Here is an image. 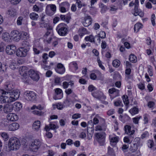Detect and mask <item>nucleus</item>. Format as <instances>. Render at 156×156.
Returning a JSON list of instances; mask_svg holds the SVG:
<instances>
[{"label": "nucleus", "instance_id": "nucleus-18", "mask_svg": "<svg viewBox=\"0 0 156 156\" xmlns=\"http://www.w3.org/2000/svg\"><path fill=\"white\" fill-rule=\"evenodd\" d=\"M19 127V124L16 122H14L9 125L8 129L9 130L14 131L18 129Z\"/></svg>", "mask_w": 156, "mask_h": 156}, {"label": "nucleus", "instance_id": "nucleus-21", "mask_svg": "<svg viewBox=\"0 0 156 156\" xmlns=\"http://www.w3.org/2000/svg\"><path fill=\"white\" fill-rule=\"evenodd\" d=\"M13 109L16 111H18L22 107L21 104L18 102H15L12 105Z\"/></svg>", "mask_w": 156, "mask_h": 156}, {"label": "nucleus", "instance_id": "nucleus-19", "mask_svg": "<svg viewBox=\"0 0 156 156\" xmlns=\"http://www.w3.org/2000/svg\"><path fill=\"white\" fill-rule=\"evenodd\" d=\"M133 14L135 16L139 15L141 17H143L144 16V13L142 11H139L138 9V6H136V5L135 6Z\"/></svg>", "mask_w": 156, "mask_h": 156}, {"label": "nucleus", "instance_id": "nucleus-28", "mask_svg": "<svg viewBox=\"0 0 156 156\" xmlns=\"http://www.w3.org/2000/svg\"><path fill=\"white\" fill-rule=\"evenodd\" d=\"M60 18L62 20L64 21L67 23H69V21L71 18L70 16L69 15H61Z\"/></svg>", "mask_w": 156, "mask_h": 156}, {"label": "nucleus", "instance_id": "nucleus-56", "mask_svg": "<svg viewBox=\"0 0 156 156\" xmlns=\"http://www.w3.org/2000/svg\"><path fill=\"white\" fill-rule=\"evenodd\" d=\"M49 7L50 9L53 12H55L56 10V6L54 5H51Z\"/></svg>", "mask_w": 156, "mask_h": 156}, {"label": "nucleus", "instance_id": "nucleus-44", "mask_svg": "<svg viewBox=\"0 0 156 156\" xmlns=\"http://www.w3.org/2000/svg\"><path fill=\"white\" fill-rule=\"evenodd\" d=\"M94 124H93V121L91 120L89 121L87 123V128L94 129Z\"/></svg>", "mask_w": 156, "mask_h": 156}, {"label": "nucleus", "instance_id": "nucleus-12", "mask_svg": "<svg viewBox=\"0 0 156 156\" xmlns=\"http://www.w3.org/2000/svg\"><path fill=\"white\" fill-rule=\"evenodd\" d=\"M69 4L67 2H62L59 4V10L62 12H66L69 8Z\"/></svg>", "mask_w": 156, "mask_h": 156}, {"label": "nucleus", "instance_id": "nucleus-4", "mask_svg": "<svg viewBox=\"0 0 156 156\" xmlns=\"http://www.w3.org/2000/svg\"><path fill=\"white\" fill-rule=\"evenodd\" d=\"M67 27L66 25L64 23L59 24L56 29L58 34L62 36H64L66 35L68 31Z\"/></svg>", "mask_w": 156, "mask_h": 156}, {"label": "nucleus", "instance_id": "nucleus-59", "mask_svg": "<svg viewBox=\"0 0 156 156\" xmlns=\"http://www.w3.org/2000/svg\"><path fill=\"white\" fill-rule=\"evenodd\" d=\"M70 65H72L75 68V70H76L78 69L77 64L75 62H73L70 63Z\"/></svg>", "mask_w": 156, "mask_h": 156}, {"label": "nucleus", "instance_id": "nucleus-31", "mask_svg": "<svg viewBox=\"0 0 156 156\" xmlns=\"http://www.w3.org/2000/svg\"><path fill=\"white\" fill-rule=\"evenodd\" d=\"M17 64L16 61L12 60L10 61L9 67L11 69L14 70L16 69Z\"/></svg>", "mask_w": 156, "mask_h": 156}, {"label": "nucleus", "instance_id": "nucleus-45", "mask_svg": "<svg viewBox=\"0 0 156 156\" xmlns=\"http://www.w3.org/2000/svg\"><path fill=\"white\" fill-rule=\"evenodd\" d=\"M23 19V17L22 16H20L18 18L17 20V25H21L22 24Z\"/></svg>", "mask_w": 156, "mask_h": 156}, {"label": "nucleus", "instance_id": "nucleus-58", "mask_svg": "<svg viewBox=\"0 0 156 156\" xmlns=\"http://www.w3.org/2000/svg\"><path fill=\"white\" fill-rule=\"evenodd\" d=\"M144 123L146 124L148 122V115L147 114H145L144 116Z\"/></svg>", "mask_w": 156, "mask_h": 156}, {"label": "nucleus", "instance_id": "nucleus-37", "mask_svg": "<svg viewBox=\"0 0 156 156\" xmlns=\"http://www.w3.org/2000/svg\"><path fill=\"white\" fill-rule=\"evenodd\" d=\"M106 129V127L105 126L102 127L99 125H98L95 127V130L96 131L101 130L105 131Z\"/></svg>", "mask_w": 156, "mask_h": 156}, {"label": "nucleus", "instance_id": "nucleus-20", "mask_svg": "<svg viewBox=\"0 0 156 156\" xmlns=\"http://www.w3.org/2000/svg\"><path fill=\"white\" fill-rule=\"evenodd\" d=\"M131 127L129 125H126L124 126V130L125 133L127 134L131 135L133 134L134 132V131L132 130H131Z\"/></svg>", "mask_w": 156, "mask_h": 156}, {"label": "nucleus", "instance_id": "nucleus-64", "mask_svg": "<svg viewBox=\"0 0 156 156\" xmlns=\"http://www.w3.org/2000/svg\"><path fill=\"white\" fill-rule=\"evenodd\" d=\"M90 78L93 80H95L97 78V76L94 73H92L90 74Z\"/></svg>", "mask_w": 156, "mask_h": 156}, {"label": "nucleus", "instance_id": "nucleus-17", "mask_svg": "<svg viewBox=\"0 0 156 156\" xmlns=\"http://www.w3.org/2000/svg\"><path fill=\"white\" fill-rule=\"evenodd\" d=\"M7 118L9 121H15L17 120L18 117L17 115L14 113H9L7 116Z\"/></svg>", "mask_w": 156, "mask_h": 156}, {"label": "nucleus", "instance_id": "nucleus-34", "mask_svg": "<svg viewBox=\"0 0 156 156\" xmlns=\"http://www.w3.org/2000/svg\"><path fill=\"white\" fill-rule=\"evenodd\" d=\"M129 112L132 115H134L138 112V109L136 107H134L133 108L131 109L129 111Z\"/></svg>", "mask_w": 156, "mask_h": 156}, {"label": "nucleus", "instance_id": "nucleus-11", "mask_svg": "<svg viewBox=\"0 0 156 156\" xmlns=\"http://www.w3.org/2000/svg\"><path fill=\"white\" fill-rule=\"evenodd\" d=\"M108 92L112 100L119 95V90L114 88L110 89Z\"/></svg>", "mask_w": 156, "mask_h": 156}, {"label": "nucleus", "instance_id": "nucleus-40", "mask_svg": "<svg viewBox=\"0 0 156 156\" xmlns=\"http://www.w3.org/2000/svg\"><path fill=\"white\" fill-rule=\"evenodd\" d=\"M112 64L114 67H118L120 65V61L117 59L114 60L112 62Z\"/></svg>", "mask_w": 156, "mask_h": 156}, {"label": "nucleus", "instance_id": "nucleus-51", "mask_svg": "<svg viewBox=\"0 0 156 156\" xmlns=\"http://www.w3.org/2000/svg\"><path fill=\"white\" fill-rule=\"evenodd\" d=\"M12 4L15 5L18 4L21 0H9Z\"/></svg>", "mask_w": 156, "mask_h": 156}, {"label": "nucleus", "instance_id": "nucleus-26", "mask_svg": "<svg viewBox=\"0 0 156 156\" xmlns=\"http://www.w3.org/2000/svg\"><path fill=\"white\" fill-rule=\"evenodd\" d=\"M122 98L123 102L125 105L126 109H127L128 108V105L129 102L128 97L127 95H124L123 96Z\"/></svg>", "mask_w": 156, "mask_h": 156}, {"label": "nucleus", "instance_id": "nucleus-41", "mask_svg": "<svg viewBox=\"0 0 156 156\" xmlns=\"http://www.w3.org/2000/svg\"><path fill=\"white\" fill-rule=\"evenodd\" d=\"M20 34H21V37H22L21 38L22 39L25 40V39H27L28 37L27 33L25 32H22L20 33Z\"/></svg>", "mask_w": 156, "mask_h": 156}, {"label": "nucleus", "instance_id": "nucleus-9", "mask_svg": "<svg viewBox=\"0 0 156 156\" xmlns=\"http://www.w3.org/2000/svg\"><path fill=\"white\" fill-rule=\"evenodd\" d=\"M10 35L12 39L16 41H19L22 38L20 33L16 30L12 31Z\"/></svg>", "mask_w": 156, "mask_h": 156}, {"label": "nucleus", "instance_id": "nucleus-10", "mask_svg": "<svg viewBox=\"0 0 156 156\" xmlns=\"http://www.w3.org/2000/svg\"><path fill=\"white\" fill-rule=\"evenodd\" d=\"M29 76L33 80L37 81L39 79L40 77L38 72L33 69H30L28 72Z\"/></svg>", "mask_w": 156, "mask_h": 156}, {"label": "nucleus", "instance_id": "nucleus-61", "mask_svg": "<svg viewBox=\"0 0 156 156\" xmlns=\"http://www.w3.org/2000/svg\"><path fill=\"white\" fill-rule=\"evenodd\" d=\"M54 106H56L57 108L59 110L62 109L63 108V105L61 103H58L56 105H54Z\"/></svg>", "mask_w": 156, "mask_h": 156}, {"label": "nucleus", "instance_id": "nucleus-49", "mask_svg": "<svg viewBox=\"0 0 156 156\" xmlns=\"http://www.w3.org/2000/svg\"><path fill=\"white\" fill-rule=\"evenodd\" d=\"M141 117L140 116L139 117H135L133 119V122L136 124H137L138 123V121L141 118Z\"/></svg>", "mask_w": 156, "mask_h": 156}, {"label": "nucleus", "instance_id": "nucleus-27", "mask_svg": "<svg viewBox=\"0 0 156 156\" xmlns=\"http://www.w3.org/2000/svg\"><path fill=\"white\" fill-rule=\"evenodd\" d=\"M99 6L100 8H101L100 11L101 13H105L108 9L107 6L104 5L102 3L99 4Z\"/></svg>", "mask_w": 156, "mask_h": 156}, {"label": "nucleus", "instance_id": "nucleus-3", "mask_svg": "<svg viewBox=\"0 0 156 156\" xmlns=\"http://www.w3.org/2000/svg\"><path fill=\"white\" fill-rule=\"evenodd\" d=\"M9 145L12 151L18 149L20 146V141L18 139L15 137L10 138L9 141Z\"/></svg>", "mask_w": 156, "mask_h": 156}, {"label": "nucleus", "instance_id": "nucleus-38", "mask_svg": "<svg viewBox=\"0 0 156 156\" xmlns=\"http://www.w3.org/2000/svg\"><path fill=\"white\" fill-rule=\"evenodd\" d=\"M114 105L115 106H122L123 105L121 100L119 99L114 101Z\"/></svg>", "mask_w": 156, "mask_h": 156}, {"label": "nucleus", "instance_id": "nucleus-39", "mask_svg": "<svg viewBox=\"0 0 156 156\" xmlns=\"http://www.w3.org/2000/svg\"><path fill=\"white\" fill-rule=\"evenodd\" d=\"M55 70L58 73L60 74H62L65 72V68H62L61 69L56 68L55 69Z\"/></svg>", "mask_w": 156, "mask_h": 156}, {"label": "nucleus", "instance_id": "nucleus-8", "mask_svg": "<svg viewBox=\"0 0 156 156\" xmlns=\"http://www.w3.org/2000/svg\"><path fill=\"white\" fill-rule=\"evenodd\" d=\"M26 99L28 101H33L36 98L35 93L34 92L27 91L24 93Z\"/></svg>", "mask_w": 156, "mask_h": 156}, {"label": "nucleus", "instance_id": "nucleus-43", "mask_svg": "<svg viewBox=\"0 0 156 156\" xmlns=\"http://www.w3.org/2000/svg\"><path fill=\"white\" fill-rule=\"evenodd\" d=\"M118 137L117 136L112 137L110 139L111 143L116 144L118 142Z\"/></svg>", "mask_w": 156, "mask_h": 156}, {"label": "nucleus", "instance_id": "nucleus-48", "mask_svg": "<svg viewBox=\"0 0 156 156\" xmlns=\"http://www.w3.org/2000/svg\"><path fill=\"white\" fill-rule=\"evenodd\" d=\"M39 24L40 27H46L48 26V24L44 22H39Z\"/></svg>", "mask_w": 156, "mask_h": 156}, {"label": "nucleus", "instance_id": "nucleus-24", "mask_svg": "<svg viewBox=\"0 0 156 156\" xmlns=\"http://www.w3.org/2000/svg\"><path fill=\"white\" fill-rule=\"evenodd\" d=\"M94 37L92 35H90L86 37L85 38V40L87 41H89L91 43H95Z\"/></svg>", "mask_w": 156, "mask_h": 156}, {"label": "nucleus", "instance_id": "nucleus-60", "mask_svg": "<svg viewBox=\"0 0 156 156\" xmlns=\"http://www.w3.org/2000/svg\"><path fill=\"white\" fill-rule=\"evenodd\" d=\"M97 61L99 64V67L101 68L102 69L104 70L105 69L104 66L102 65L101 63V62L100 60L98 58Z\"/></svg>", "mask_w": 156, "mask_h": 156}, {"label": "nucleus", "instance_id": "nucleus-2", "mask_svg": "<svg viewBox=\"0 0 156 156\" xmlns=\"http://www.w3.org/2000/svg\"><path fill=\"white\" fill-rule=\"evenodd\" d=\"M23 45L24 47H21L17 49L16 52V55L20 57H25L27 55L30 49V45L27 42H24Z\"/></svg>", "mask_w": 156, "mask_h": 156}, {"label": "nucleus", "instance_id": "nucleus-42", "mask_svg": "<svg viewBox=\"0 0 156 156\" xmlns=\"http://www.w3.org/2000/svg\"><path fill=\"white\" fill-rule=\"evenodd\" d=\"M147 144L150 148H151L154 145V142L153 140H148Z\"/></svg>", "mask_w": 156, "mask_h": 156}, {"label": "nucleus", "instance_id": "nucleus-53", "mask_svg": "<svg viewBox=\"0 0 156 156\" xmlns=\"http://www.w3.org/2000/svg\"><path fill=\"white\" fill-rule=\"evenodd\" d=\"M2 137L5 140H8V136L7 134L5 133H2L1 134Z\"/></svg>", "mask_w": 156, "mask_h": 156}, {"label": "nucleus", "instance_id": "nucleus-14", "mask_svg": "<svg viewBox=\"0 0 156 156\" xmlns=\"http://www.w3.org/2000/svg\"><path fill=\"white\" fill-rule=\"evenodd\" d=\"M16 50V47L13 45H8L5 49L7 53L9 55H11L14 54Z\"/></svg>", "mask_w": 156, "mask_h": 156}, {"label": "nucleus", "instance_id": "nucleus-55", "mask_svg": "<svg viewBox=\"0 0 156 156\" xmlns=\"http://www.w3.org/2000/svg\"><path fill=\"white\" fill-rule=\"evenodd\" d=\"M81 117V115L79 113L75 114L72 116V118L74 119H76Z\"/></svg>", "mask_w": 156, "mask_h": 156}, {"label": "nucleus", "instance_id": "nucleus-16", "mask_svg": "<svg viewBox=\"0 0 156 156\" xmlns=\"http://www.w3.org/2000/svg\"><path fill=\"white\" fill-rule=\"evenodd\" d=\"M92 94L94 97L98 99H105L106 98V96L104 95L103 93L100 91H97L93 92Z\"/></svg>", "mask_w": 156, "mask_h": 156}, {"label": "nucleus", "instance_id": "nucleus-30", "mask_svg": "<svg viewBox=\"0 0 156 156\" xmlns=\"http://www.w3.org/2000/svg\"><path fill=\"white\" fill-rule=\"evenodd\" d=\"M143 25L140 23H136L135 25L134 28V31L136 33L139 30L142 28Z\"/></svg>", "mask_w": 156, "mask_h": 156}, {"label": "nucleus", "instance_id": "nucleus-57", "mask_svg": "<svg viewBox=\"0 0 156 156\" xmlns=\"http://www.w3.org/2000/svg\"><path fill=\"white\" fill-rule=\"evenodd\" d=\"M115 112V111L114 109H111L107 112V114L108 115H110L114 114Z\"/></svg>", "mask_w": 156, "mask_h": 156}, {"label": "nucleus", "instance_id": "nucleus-1", "mask_svg": "<svg viewBox=\"0 0 156 156\" xmlns=\"http://www.w3.org/2000/svg\"><path fill=\"white\" fill-rule=\"evenodd\" d=\"M13 88L12 83L10 81L5 83L4 88L8 91L4 90H0V102L2 103H11L17 100L19 97L20 92L19 90H16L10 92Z\"/></svg>", "mask_w": 156, "mask_h": 156}, {"label": "nucleus", "instance_id": "nucleus-13", "mask_svg": "<svg viewBox=\"0 0 156 156\" xmlns=\"http://www.w3.org/2000/svg\"><path fill=\"white\" fill-rule=\"evenodd\" d=\"M55 95L53 97L55 100L61 99L63 97V93L62 90L59 88H56L54 89Z\"/></svg>", "mask_w": 156, "mask_h": 156}, {"label": "nucleus", "instance_id": "nucleus-46", "mask_svg": "<svg viewBox=\"0 0 156 156\" xmlns=\"http://www.w3.org/2000/svg\"><path fill=\"white\" fill-rule=\"evenodd\" d=\"M55 83L56 85H60L61 83V79L59 77H56L55 79Z\"/></svg>", "mask_w": 156, "mask_h": 156}, {"label": "nucleus", "instance_id": "nucleus-52", "mask_svg": "<svg viewBox=\"0 0 156 156\" xmlns=\"http://www.w3.org/2000/svg\"><path fill=\"white\" fill-rule=\"evenodd\" d=\"M155 16L154 14H153L151 17V20L152 25L154 26L155 25Z\"/></svg>", "mask_w": 156, "mask_h": 156}, {"label": "nucleus", "instance_id": "nucleus-33", "mask_svg": "<svg viewBox=\"0 0 156 156\" xmlns=\"http://www.w3.org/2000/svg\"><path fill=\"white\" fill-rule=\"evenodd\" d=\"M137 149V145L136 143L131 144L130 147V150L132 152H135Z\"/></svg>", "mask_w": 156, "mask_h": 156}, {"label": "nucleus", "instance_id": "nucleus-6", "mask_svg": "<svg viewBox=\"0 0 156 156\" xmlns=\"http://www.w3.org/2000/svg\"><path fill=\"white\" fill-rule=\"evenodd\" d=\"M97 140L100 145H104L105 142V133H96L95 134Z\"/></svg>", "mask_w": 156, "mask_h": 156}, {"label": "nucleus", "instance_id": "nucleus-36", "mask_svg": "<svg viewBox=\"0 0 156 156\" xmlns=\"http://www.w3.org/2000/svg\"><path fill=\"white\" fill-rule=\"evenodd\" d=\"M129 60L130 62L133 63L136 62L137 61L136 57L133 54H131L129 56Z\"/></svg>", "mask_w": 156, "mask_h": 156}, {"label": "nucleus", "instance_id": "nucleus-62", "mask_svg": "<svg viewBox=\"0 0 156 156\" xmlns=\"http://www.w3.org/2000/svg\"><path fill=\"white\" fill-rule=\"evenodd\" d=\"M66 143L68 145H71L73 144V140L70 139L67 140L66 141Z\"/></svg>", "mask_w": 156, "mask_h": 156}, {"label": "nucleus", "instance_id": "nucleus-32", "mask_svg": "<svg viewBox=\"0 0 156 156\" xmlns=\"http://www.w3.org/2000/svg\"><path fill=\"white\" fill-rule=\"evenodd\" d=\"M30 18L32 20H36L39 18L38 15L35 12H32L29 15Z\"/></svg>", "mask_w": 156, "mask_h": 156}, {"label": "nucleus", "instance_id": "nucleus-15", "mask_svg": "<svg viewBox=\"0 0 156 156\" xmlns=\"http://www.w3.org/2000/svg\"><path fill=\"white\" fill-rule=\"evenodd\" d=\"M92 20L90 16H87L84 17V21L82 22L83 25L85 27H87L91 24Z\"/></svg>", "mask_w": 156, "mask_h": 156}, {"label": "nucleus", "instance_id": "nucleus-5", "mask_svg": "<svg viewBox=\"0 0 156 156\" xmlns=\"http://www.w3.org/2000/svg\"><path fill=\"white\" fill-rule=\"evenodd\" d=\"M42 144L41 140L36 139L34 140L31 144V147L33 151H35L38 149Z\"/></svg>", "mask_w": 156, "mask_h": 156}, {"label": "nucleus", "instance_id": "nucleus-29", "mask_svg": "<svg viewBox=\"0 0 156 156\" xmlns=\"http://www.w3.org/2000/svg\"><path fill=\"white\" fill-rule=\"evenodd\" d=\"M2 150L5 154L7 152H9L11 151H12V149L10 148L9 143L8 145L6 144L4 146Z\"/></svg>", "mask_w": 156, "mask_h": 156}, {"label": "nucleus", "instance_id": "nucleus-50", "mask_svg": "<svg viewBox=\"0 0 156 156\" xmlns=\"http://www.w3.org/2000/svg\"><path fill=\"white\" fill-rule=\"evenodd\" d=\"M42 57L43 59V62L46 63V59L48 58V55L47 53H44L42 56Z\"/></svg>", "mask_w": 156, "mask_h": 156}, {"label": "nucleus", "instance_id": "nucleus-7", "mask_svg": "<svg viewBox=\"0 0 156 156\" xmlns=\"http://www.w3.org/2000/svg\"><path fill=\"white\" fill-rule=\"evenodd\" d=\"M27 70L25 67H23L20 70V73L22 76V79L23 81L25 83H29V78L27 74Z\"/></svg>", "mask_w": 156, "mask_h": 156}, {"label": "nucleus", "instance_id": "nucleus-35", "mask_svg": "<svg viewBox=\"0 0 156 156\" xmlns=\"http://www.w3.org/2000/svg\"><path fill=\"white\" fill-rule=\"evenodd\" d=\"M2 37L4 41H8L10 38L9 34L8 33H5L2 34Z\"/></svg>", "mask_w": 156, "mask_h": 156}, {"label": "nucleus", "instance_id": "nucleus-23", "mask_svg": "<svg viewBox=\"0 0 156 156\" xmlns=\"http://www.w3.org/2000/svg\"><path fill=\"white\" fill-rule=\"evenodd\" d=\"M41 126V122L39 121H35L34 122L33 125V128L36 130H38L40 128Z\"/></svg>", "mask_w": 156, "mask_h": 156}, {"label": "nucleus", "instance_id": "nucleus-63", "mask_svg": "<svg viewBox=\"0 0 156 156\" xmlns=\"http://www.w3.org/2000/svg\"><path fill=\"white\" fill-rule=\"evenodd\" d=\"M138 88L140 89L141 90H143L145 88L144 85V84H143L142 83H139L138 85Z\"/></svg>", "mask_w": 156, "mask_h": 156}, {"label": "nucleus", "instance_id": "nucleus-54", "mask_svg": "<svg viewBox=\"0 0 156 156\" xmlns=\"http://www.w3.org/2000/svg\"><path fill=\"white\" fill-rule=\"evenodd\" d=\"M78 8H80L82 6L81 2L80 0H75Z\"/></svg>", "mask_w": 156, "mask_h": 156}, {"label": "nucleus", "instance_id": "nucleus-25", "mask_svg": "<svg viewBox=\"0 0 156 156\" xmlns=\"http://www.w3.org/2000/svg\"><path fill=\"white\" fill-rule=\"evenodd\" d=\"M7 14L10 16H14L16 15V11L14 8H11L8 10Z\"/></svg>", "mask_w": 156, "mask_h": 156}, {"label": "nucleus", "instance_id": "nucleus-22", "mask_svg": "<svg viewBox=\"0 0 156 156\" xmlns=\"http://www.w3.org/2000/svg\"><path fill=\"white\" fill-rule=\"evenodd\" d=\"M13 109L12 105H6L4 106V112L5 113H8L12 112Z\"/></svg>", "mask_w": 156, "mask_h": 156}, {"label": "nucleus", "instance_id": "nucleus-47", "mask_svg": "<svg viewBox=\"0 0 156 156\" xmlns=\"http://www.w3.org/2000/svg\"><path fill=\"white\" fill-rule=\"evenodd\" d=\"M99 36L101 38H105L106 37L105 33L104 31H101L99 34Z\"/></svg>", "mask_w": 156, "mask_h": 156}]
</instances>
